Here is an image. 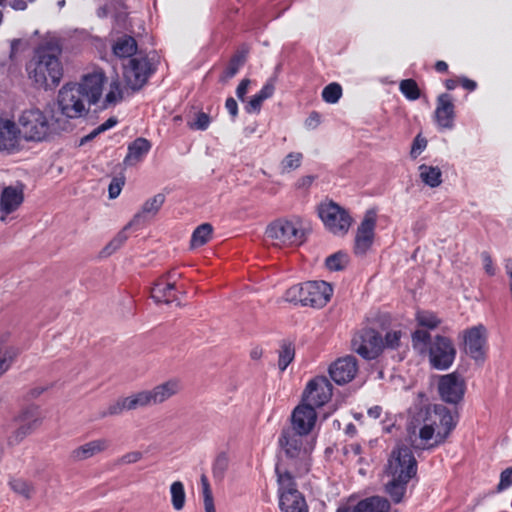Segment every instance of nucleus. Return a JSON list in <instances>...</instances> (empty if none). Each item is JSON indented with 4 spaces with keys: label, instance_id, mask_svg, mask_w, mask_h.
<instances>
[{
    "label": "nucleus",
    "instance_id": "obj_1",
    "mask_svg": "<svg viewBox=\"0 0 512 512\" xmlns=\"http://www.w3.org/2000/svg\"><path fill=\"white\" fill-rule=\"evenodd\" d=\"M456 424L457 416L443 405H434L420 409L413 417L408 431L411 437L418 429V435L422 441L434 439V445H439L448 438Z\"/></svg>",
    "mask_w": 512,
    "mask_h": 512
},
{
    "label": "nucleus",
    "instance_id": "obj_2",
    "mask_svg": "<svg viewBox=\"0 0 512 512\" xmlns=\"http://www.w3.org/2000/svg\"><path fill=\"white\" fill-rule=\"evenodd\" d=\"M278 445L284 458L276 465L275 470L281 467L291 471L293 476H303L310 471L312 452L315 448L313 437H306L293 430L282 429L278 438Z\"/></svg>",
    "mask_w": 512,
    "mask_h": 512
},
{
    "label": "nucleus",
    "instance_id": "obj_3",
    "mask_svg": "<svg viewBox=\"0 0 512 512\" xmlns=\"http://www.w3.org/2000/svg\"><path fill=\"white\" fill-rule=\"evenodd\" d=\"M60 54L61 50L58 47L48 45L35 50L26 70L36 87L51 90L59 85L63 77Z\"/></svg>",
    "mask_w": 512,
    "mask_h": 512
},
{
    "label": "nucleus",
    "instance_id": "obj_4",
    "mask_svg": "<svg viewBox=\"0 0 512 512\" xmlns=\"http://www.w3.org/2000/svg\"><path fill=\"white\" fill-rule=\"evenodd\" d=\"M332 293L333 288L329 283L325 281H308L287 289L285 300L290 303L300 304L301 306L322 308L329 302Z\"/></svg>",
    "mask_w": 512,
    "mask_h": 512
},
{
    "label": "nucleus",
    "instance_id": "obj_5",
    "mask_svg": "<svg viewBox=\"0 0 512 512\" xmlns=\"http://www.w3.org/2000/svg\"><path fill=\"white\" fill-rule=\"evenodd\" d=\"M271 245L277 248L300 246L305 242V232L298 218H278L269 223L265 231Z\"/></svg>",
    "mask_w": 512,
    "mask_h": 512
},
{
    "label": "nucleus",
    "instance_id": "obj_6",
    "mask_svg": "<svg viewBox=\"0 0 512 512\" xmlns=\"http://www.w3.org/2000/svg\"><path fill=\"white\" fill-rule=\"evenodd\" d=\"M278 484V501L281 512H309L304 495L298 490L295 477L291 471L278 467L276 469Z\"/></svg>",
    "mask_w": 512,
    "mask_h": 512
},
{
    "label": "nucleus",
    "instance_id": "obj_7",
    "mask_svg": "<svg viewBox=\"0 0 512 512\" xmlns=\"http://www.w3.org/2000/svg\"><path fill=\"white\" fill-rule=\"evenodd\" d=\"M87 104L76 82L66 83L58 91L57 106L66 118L76 119L83 116L90 107Z\"/></svg>",
    "mask_w": 512,
    "mask_h": 512
},
{
    "label": "nucleus",
    "instance_id": "obj_8",
    "mask_svg": "<svg viewBox=\"0 0 512 512\" xmlns=\"http://www.w3.org/2000/svg\"><path fill=\"white\" fill-rule=\"evenodd\" d=\"M18 123L27 141L40 142L50 134L49 121L38 108L24 110L19 116Z\"/></svg>",
    "mask_w": 512,
    "mask_h": 512
},
{
    "label": "nucleus",
    "instance_id": "obj_9",
    "mask_svg": "<svg viewBox=\"0 0 512 512\" xmlns=\"http://www.w3.org/2000/svg\"><path fill=\"white\" fill-rule=\"evenodd\" d=\"M319 217L325 227L335 235L348 232L352 218L349 213L335 202L322 203L318 208Z\"/></svg>",
    "mask_w": 512,
    "mask_h": 512
},
{
    "label": "nucleus",
    "instance_id": "obj_10",
    "mask_svg": "<svg viewBox=\"0 0 512 512\" xmlns=\"http://www.w3.org/2000/svg\"><path fill=\"white\" fill-rule=\"evenodd\" d=\"M182 390V383L178 378H170L149 390L137 392L141 408L160 405Z\"/></svg>",
    "mask_w": 512,
    "mask_h": 512
},
{
    "label": "nucleus",
    "instance_id": "obj_11",
    "mask_svg": "<svg viewBox=\"0 0 512 512\" xmlns=\"http://www.w3.org/2000/svg\"><path fill=\"white\" fill-rule=\"evenodd\" d=\"M387 473L391 477L410 480L417 474V462L407 447L395 448L388 460Z\"/></svg>",
    "mask_w": 512,
    "mask_h": 512
},
{
    "label": "nucleus",
    "instance_id": "obj_12",
    "mask_svg": "<svg viewBox=\"0 0 512 512\" xmlns=\"http://www.w3.org/2000/svg\"><path fill=\"white\" fill-rule=\"evenodd\" d=\"M351 345L362 358L372 360L383 351V338L376 330L366 328L354 335Z\"/></svg>",
    "mask_w": 512,
    "mask_h": 512
},
{
    "label": "nucleus",
    "instance_id": "obj_13",
    "mask_svg": "<svg viewBox=\"0 0 512 512\" xmlns=\"http://www.w3.org/2000/svg\"><path fill=\"white\" fill-rule=\"evenodd\" d=\"M429 360L433 368L448 369L454 362L456 349L452 341L441 335L435 336L429 345Z\"/></svg>",
    "mask_w": 512,
    "mask_h": 512
},
{
    "label": "nucleus",
    "instance_id": "obj_14",
    "mask_svg": "<svg viewBox=\"0 0 512 512\" xmlns=\"http://www.w3.org/2000/svg\"><path fill=\"white\" fill-rule=\"evenodd\" d=\"M152 74L151 63L146 57L131 58L124 66V79L133 91L141 89Z\"/></svg>",
    "mask_w": 512,
    "mask_h": 512
},
{
    "label": "nucleus",
    "instance_id": "obj_15",
    "mask_svg": "<svg viewBox=\"0 0 512 512\" xmlns=\"http://www.w3.org/2000/svg\"><path fill=\"white\" fill-rule=\"evenodd\" d=\"M332 396V385L329 380L324 377H315L310 380L303 392L302 403H306L313 407H321L326 404Z\"/></svg>",
    "mask_w": 512,
    "mask_h": 512
},
{
    "label": "nucleus",
    "instance_id": "obj_16",
    "mask_svg": "<svg viewBox=\"0 0 512 512\" xmlns=\"http://www.w3.org/2000/svg\"><path fill=\"white\" fill-rule=\"evenodd\" d=\"M376 227V213L367 211L363 220L357 228L354 240V253L357 256H364L371 249Z\"/></svg>",
    "mask_w": 512,
    "mask_h": 512
},
{
    "label": "nucleus",
    "instance_id": "obj_17",
    "mask_svg": "<svg viewBox=\"0 0 512 512\" xmlns=\"http://www.w3.org/2000/svg\"><path fill=\"white\" fill-rule=\"evenodd\" d=\"M316 421L317 413L315 409L310 407V405L301 402L292 411L290 419L291 425L283 429L293 430L306 437H312L310 434L315 427Z\"/></svg>",
    "mask_w": 512,
    "mask_h": 512
},
{
    "label": "nucleus",
    "instance_id": "obj_18",
    "mask_svg": "<svg viewBox=\"0 0 512 512\" xmlns=\"http://www.w3.org/2000/svg\"><path fill=\"white\" fill-rule=\"evenodd\" d=\"M105 81L106 76L104 71L97 69L83 75L80 82L76 83L80 88V92L85 97L88 106L95 105L99 102Z\"/></svg>",
    "mask_w": 512,
    "mask_h": 512
},
{
    "label": "nucleus",
    "instance_id": "obj_19",
    "mask_svg": "<svg viewBox=\"0 0 512 512\" xmlns=\"http://www.w3.org/2000/svg\"><path fill=\"white\" fill-rule=\"evenodd\" d=\"M438 391L443 401L457 404L463 399L465 382L463 378L455 372L442 375L439 378Z\"/></svg>",
    "mask_w": 512,
    "mask_h": 512
},
{
    "label": "nucleus",
    "instance_id": "obj_20",
    "mask_svg": "<svg viewBox=\"0 0 512 512\" xmlns=\"http://www.w3.org/2000/svg\"><path fill=\"white\" fill-rule=\"evenodd\" d=\"M357 371L356 359L353 356H345L331 364L329 375L335 383L342 385L353 380Z\"/></svg>",
    "mask_w": 512,
    "mask_h": 512
},
{
    "label": "nucleus",
    "instance_id": "obj_21",
    "mask_svg": "<svg viewBox=\"0 0 512 512\" xmlns=\"http://www.w3.org/2000/svg\"><path fill=\"white\" fill-rule=\"evenodd\" d=\"M486 330L482 325L473 327L465 333V349L476 361L485 358Z\"/></svg>",
    "mask_w": 512,
    "mask_h": 512
},
{
    "label": "nucleus",
    "instance_id": "obj_22",
    "mask_svg": "<svg viewBox=\"0 0 512 512\" xmlns=\"http://www.w3.org/2000/svg\"><path fill=\"white\" fill-rule=\"evenodd\" d=\"M434 119L440 129H452L455 120V106L451 95L442 93L437 97Z\"/></svg>",
    "mask_w": 512,
    "mask_h": 512
},
{
    "label": "nucleus",
    "instance_id": "obj_23",
    "mask_svg": "<svg viewBox=\"0 0 512 512\" xmlns=\"http://www.w3.org/2000/svg\"><path fill=\"white\" fill-rule=\"evenodd\" d=\"M20 425L10 437L11 444L19 443L29 435L41 422L40 412L37 407H31L25 410L19 417Z\"/></svg>",
    "mask_w": 512,
    "mask_h": 512
},
{
    "label": "nucleus",
    "instance_id": "obj_24",
    "mask_svg": "<svg viewBox=\"0 0 512 512\" xmlns=\"http://www.w3.org/2000/svg\"><path fill=\"white\" fill-rule=\"evenodd\" d=\"M20 130L15 122L0 118V151L13 153L19 149Z\"/></svg>",
    "mask_w": 512,
    "mask_h": 512
},
{
    "label": "nucleus",
    "instance_id": "obj_25",
    "mask_svg": "<svg viewBox=\"0 0 512 512\" xmlns=\"http://www.w3.org/2000/svg\"><path fill=\"white\" fill-rule=\"evenodd\" d=\"M24 200L22 187L8 186L2 190L0 196L1 221H5V216L19 208Z\"/></svg>",
    "mask_w": 512,
    "mask_h": 512
},
{
    "label": "nucleus",
    "instance_id": "obj_26",
    "mask_svg": "<svg viewBox=\"0 0 512 512\" xmlns=\"http://www.w3.org/2000/svg\"><path fill=\"white\" fill-rule=\"evenodd\" d=\"M390 502L380 496H371L359 501L354 506H343L337 512H389Z\"/></svg>",
    "mask_w": 512,
    "mask_h": 512
},
{
    "label": "nucleus",
    "instance_id": "obj_27",
    "mask_svg": "<svg viewBox=\"0 0 512 512\" xmlns=\"http://www.w3.org/2000/svg\"><path fill=\"white\" fill-rule=\"evenodd\" d=\"M109 446L107 439L101 438L87 442L71 452L74 461H83L105 451Z\"/></svg>",
    "mask_w": 512,
    "mask_h": 512
},
{
    "label": "nucleus",
    "instance_id": "obj_28",
    "mask_svg": "<svg viewBox=\"0 0 512 512\" xmlns=\"http://www.w3.org/2000/svg\"><path fill=\"white\" fill-rule=\"evenodd\" d=\"M165 202V195L162 193L154 195L152 198L148 199L142 206V209L139 213L135 214L133 219L129 222V226H133L139 224L141 221L154 217L162 205Z\"/></svg>",
    "mask_w": 512,
    "mask_h": 512
},
{
    "label": "nucleus",
    "instance_id": "obj_29",
    "mask_svg": "<svg viewBox=\"0 0 512 512\" xmlns=\"http://www.w3.org/2000/svg\"><path fill=\"white\" fill-rule=\"evenodd\" d=\"M140 408L141 406L136 392L127 397L118 399L114 403L110 404L106 410L101 413L100 416L102 418L107 416H115L122 414L124 411H131Z\"/></svg>",
    "mask_w": 512,
    "mask_h": 512
},
{
    "label": "nucleus",
    "instance_id": "obj_30",
    "mask_svg": "<svg viewBox=\"0 0 512 512\" xmlns=\"http://www.w3.org/2000/svg\"><path fill=\"white\" fill-rule=\"evenodd\" d=\"M151 297L157 304H170L177 300L173 283L159 280L151 290Z\"/></svg>",
    "mask_w": 512,
    "mask_h": 512
},
{
    "label": "nucleus",
    "instance_id": "obj_31",
    "mask_svg": "<svg viewBox=\"0 0 512 512\" xmlns=\"http://www.w3.org/2000/svg\"><path fill=\"white\" fill-rule=\"evenodd\" d=\"M150 149L151 143L147 139L142 137L135 139L128 146V153L124 158V164L131 166L138 163L150 151Z\"/></svg>",
    "mask_w": 512,
    "mask_h": 512
},
{
    "label": "nucleus",
    "instance_id": "obj_32",
    "mask_svg": "<svg viewBox=\"0 0 512 512\" xmlns=\"http://www.w3.org/2000/svg\"><path fill=\"white\" fill-rule=\"evenodd\" d=\"M275 91L274 81L272 79L268 80L261 90L251 97L248 101L245 110L247 113H256L259 112L262 106L263 101L273 96Z\"/></svg>",
    "mask_w": 512,
    "mask_h": 512
},
{
    "label": "nucleus",
    "instance_id": "obj_33",
    "mask_svg": "<svg viewBox=\"0 0 512 512\" xmlns=\"http://www.w3.org/2000/svg\"><path fill=\"white\" fill-rule=\"evenodd\" d=\"M137 47V42L134 37L123 35L112 45V52L118 58H128L136 54Z\"/></svg>",
    "mask_w": 512,
    "mask_h": 512
},
{
    "label": "nucleus",
    "instance_id": "obj_34",
    "mask_svg": "<svg viewBox=\"0 0 512 512\" xmlns=\"http://www.w3.org/2000/svg\"><path fill=\"white\" fill-rule=\"evenodd\" d=\"M97 2H104L103 6H100L97 10L98 17L104 18L107 17L109 13L116 12V23L120 25V22L125 21L127 14L122 11L124 0H97Z\"/></svg>",
    "mask_w": 512,
    "mask_h": 512
},
{
    "label": "nucleus",
    "instance_id": "obj_35",
    "mask_svg": "<svg viewBox=\"0 0 512 512\" xmlns=\"http://www.w3.org/2000/svg\"><path fill=\"white\" fill-rule=\"evenodd\" d=\"M125 88L122 86L118 77L113 79L109 84L108 92L106 93L103 101L102 108L107 109L115 106L124 99Z\"/></svg>",
    "mask_w": 512,
    "mask_h": 512
},
{
    "label": "nucleus",
    "instance_id": "obj_36",
    "mask_svg": "<svg viewBox=\"0 0 512 512\" xmlns=\"http://www.w3.org/2000/svg\"><path fill=\"white\" fill-rule=\"evenodd\" d=\"M409 481L410 480L391 477V480L386 484L385 491L394 503L398 504L402 502Z\"/></svg>",
    "mask_w": 512,
    "mask_h": 512
},
{
    "label": "nucleus",
    "instance_id": "obj_37",
    "mask_svg": "<svg viewBox=\"0 0 512 512\" xmlns=\"http://www.w3.org/2000/svg\"><path fill=\"white\" fill-rule=\"evenodd\" d=\"M420 178L424 184L435 188L442 183V172L440 168L422 164L419 166Z\"/></svg>",
    "mask_w": 512,
    "mask_h": 512
},
{
    "label": "nucleus",
    "instance_id": "obj_38",
    "mask_svg": "<svg viewBox=\"0 0 512 512\" xmlns=\"http://www.w3.org/2000/svg\"><path fill=\"white\" fill-rule=\"evenodd\" d=\"M16 357L17 350L14 347L0 342V377L11 368Z\"/></svg>",
    "mask_w": 512,
    "mask_h": 512
},
{
    "label": "nucleus",
    "instance_id": "obj_39",
    "mask_svg": "<svg viewBox=\"0 0 512 512\" xmlns=\"http://www.w3.org/2000/svg\"><path fill=\"white\" fill-rule=\"evenodd\" d=\"M213 228L209 223L199 225L191 236V247H201L205 245L212 237Z\"/></svg>",
    "mask_w": 512,
    "mask_h": 512
},
{
    "label": "nucleus",
    "instance_id": "obj_40",
    "mask_svg": "<svg viewBox=\"0 0 512 512\" xmlns=\"http://www.w3.org/2000/svg\"><path fill=\"white\" fill-rule=\"evenodd\" d=\"M171 504L174 510L181 511L186 502V493L181 481H174L170 485Z\"/></svg>",
    "mask_w": 512,
    "mask_h": 512
},
{
    "label": "nucleus",
    "instance_id": "obj_41",
    "mask_svg": "<svg viewBox=\"0 0 512 512\" xmlns=\"http://www.w3.org/2000/svg\"><path fill=\"white\" fill-rule=\"evenodd\" d=\"M8 484L13 492L25 499H30L35 490L32 483L21 478H12Z\"/></svg>",
    "mask_w": 512,
    "mask_h": 512
},
{
    "label": "nucleus",
    "instance_id": "obj_42",
    "mask_svg": "<svg viewBox=\"0 0 512 512\" xmlns=\"http://www.w3.org/2000/svg\"><path fill=\"white\" fill-rule=\"evenodd\" d=\"M303 155L300 152H290L280 163V173L288 174L301 166Z\"/></svg>",
    "mask_w": 512,
    "mask_h": 512
},
{
    "label": "nucleus",
    "instance_id": "obj_43",
    "mask_svg": "<svg viewBox=\"0 0 512 512\" xmlns=\"http://www.w3.org/2000/svg\"><path fill=\"white\" fill-rule=\"evenodd\" d=\"M129 223L104 247L102 254L109 256L116 252L128 239L126 230L129 228Z\"/></svg>",
    "mask_w": 512,
    "mask_h": 512
},
{
    "label": "nucleus",
    "instance_id": "obj_44",
    "mask_svg": "<svg viewBox=\"0 0 512 512\" xmlns=\"http://www.w3.org/2000/svg\"><path fill=\"white\" fill-rule=\"evenodd\" d=\"M205 512H216L212 490L205 474L200 478Z\"/></svg>",
    "mask_w": 512,
    "mask_h": 512
},
{
    "label": "nucleus",
    "instance_id": "obj_45",
    "mask_svg": "<svg viewBox=\"0 0 512 512\" xmlns=\"http://www.w3.org/2000/svg\"><path fill=\"white\" fill-rule=\"evenodd\" d=\"M348 261V255L339 251L327 257L325 264L330 271H340L347 266Z\"/></svg>",
    "mask_w": 512,
    "mask_h": 512
},
{
    "label": "nucleus",
    "instance_id": "obj_46",
    "mask_svg": "<svg viewBox=\"0 0 512 512\" xmlns=\"http://www.w3.org/2000/svg\"><path fill=\"white\" fill-rule=\"evenodd\" d=\"M430 334L425 330H416L412 334V345L413 348L419 351L420 353H424L427 350L429 351V344L431 343Z\"/></svg>",
    "mask_w": 512,
    "mask_h": 512
},
{
    "label": "nucleus",
    "instance_id": "obj_47",
    "mask_svg": "<svg viewBox=\"0 0 512 512\" xmlns=\"http://www.w3.org/2000/svg\"><path fill=\"white\" fill-rule=\"evenodd\" d=\"M401 93L410 101H415L420 97V89L413 79H404L399 84Z\"/></svg>",
    "mask_w": 512,
    "mask_h": 512
},
{
    "label": "nucleus",
    "instance_id": "obj_48",
    "mask_svg": "<svg viewBox=\"0 0 512 512\" xmlns=\"http://www.w3.org/2000/svg\"><path fill=\"white\" fill-rule=\"evenodd\" d=\"M295 356V349L291 343H283L279 350L278 366L281 371H284L288 365L293 361Z\"/></svg>",
    "mask_w": 512,
    "mask_h": 512
},
{
    "label": "nucleus",
    "instance_id": "obj_49",
    "mask_svg": "<svg viewBox=\"0 0 512 512\" xmlns=\"http://www.w3.org/2000/svg\"><path fill=\"white\" fill-rule=\"evenodd\" d=\"M404 332L401 328H392L386 332L383 339V349H397L400 346L401 338L404 336Z\"/></svg>",
    "mask_w": 512,
    "mask_h": 512
},
{
    "label": "nucleus",
    "instance_id": "obj_50",
    "mask_svg": "<svg viewBox=\"0 0 512 512\" xmlns=\"http://www.w3.org/2000/svg\"><path fill=\"white\" fill-rule=\"evenodd\" d=\"M416 320L419 326L435 329L441 323L440 319L430 311H417Z\"/></svg>",
    "mask_w": 512,
    "mask_h": 512
},
{
    "label": "nucleus",
    "instance_id": "obj_51",
    "mask_svg": "<svg viewBox=\"0 0 512 512\" xmlns=\"http://www.w3.org/2000/svg\"><path fill=\"white\" fill-rule=\"evenodd\" d=\"M342 96V87L340 84L333 82L328 84L322 90V98L326 103L335 104Z\"/></svg>",
    "mask_w": 512,
    "mask_h": 512
},
{
    "label": "nucleus",
    "instance_id": "obj_52",
    "mask_svg": "<svg viewBox=\"0 0 512 512\" xmlns=\"http://www.w3.org/2000/svg\"><path fill=\"white\" fill-rule=\"evenodd\" d=\"M229 459L224 453L219 454L212 466L213 476L218 479H222L228 469Z\"/></svg>",
    "mask_w": 512,
    "mask_h": 512
},
{
    "label": "nucleus",
    "instance_id": "obj_53",
    "mask_svg": "<svg viewBox=\"0 0 512 512\" xmlns=\"http://www.w3.org/2000/svg\"><path fill=\"white\" fill-rule=\"evenodd\" d=\"M246 60L245 52H241L232 57L228 67L225 70V77L232 78L239 71L240 67L243 66Z\"/></svg>",
    "mask_w": 512,
    "mask_h": 512
},
{
    "label": "nucleus",
    "instance_id": "obj_54",
    "mask_svg": "<svg viewBox=\"0 0 512 512\" xmlns=\"http://www.w3.org/2000/svg\"><path fill=\"white\" fill-rule=\"evenodd\" d=\"M210 116L205 112H197L194 121H189L187 126L192 130L205 131L210 125Z\"/></svg>",
    "mask_w": 512,
    "mask_h": 512
},
{
    "label": "nucleus",
    "instance_id": "obj_55",
    "mask_svg": "<svg viewBox=\"0 0 512 512\" xmlns=\"http://www.w3.org/2000/svg\"><path fill=\"white\" fill-rule=\"evenodd\" d=\"M124 184H125L124 177H114L111 180L109 187H108L109 198L110 199L117 198L120 195Z\"/></svg>",
    "mask_w": 512,
    "mask_h": 512
},
{
    "label": "nucleus",
    "instance_id": "obj_56",
    "mask_svg": "<svg viewBox=\"0 0 512 512\" xmlns=\"http://www.w3.org/2000/svg\"><path fill=\"white\" fill-rule=\"evenodd\" d=\"M427 140L421 135H417L412 143L410 155L413 159H416L426 148Z\"/></svg>",
    "mask_w": 512,
    "mask_h": 512
},
{
    "label": "nucleus",
    "instance_id": "obj_57",
    "mask_svg": "<svg viewBox=\"0 0 512 512\" xmlns=\"http://www.w3.org/2000/svg\"><path fill=\"white\" fill-rule=\"evenodd\" d=\"M512 485V468H507L502 471L500 481L497 486L498 491H503Z\"/></svg>",
    "mask_w": 512,
    "mask_h": 512
},
{
    "label": "nucleus",
    "instance_id": "obj_58",
    "mask_svg": "<svg viewBox=\"0 0 512 512\" xmlns=\"http://www.w3.org/2000/svg\"><path fill=\"white\" fill-rule=\"evenodd\" d=\"M481 258H482V261H483V266H484L485 272L489 276H494L495 275V268H494L493 260H492L491 256L489 255V253L483 252L481 254Z\"/></svg>",
    "mask_w": 512,
    "mask_h": 512
},
{
    "label": "nucleus",
    "instance_id": "obj_59",
    "mask_svg": "<svg viewBox=\"0 0 512 512\" xmlns=\"http://www.w3.org/2000/svg\"><path fill=\"white\" fill-rule=\"evenodd\" d=\"M142 459V453L139 451L129 452L123 455L120 462L123 464H133Z\"/></svg>",
    "mask_w": 512,
    "mask_h": 512
},
{
    "label": "nucleus",
    "instance_id": "obj_60",
    "mask_svg": "<svg viewBox=\"0 0 512 512\" xmlns=\"http://www.w3.org/2000/svg\"><path fill=\"white\" fill-rule=\"evenodd\" d=\"M118 123V120L115 117L108 118L105 122L100 124L95 128V133H103L111 128H113Z\"/></svg>",
    "mask_w": 512,
    "mask_h": 512
},
{
    "label": "nucleus",
    "instance_id": "obj_61",
    "mask_svg": "<svg viewBox=\"0 0 512 512\" xmlns=\"http://www.w3.org/2000/svg\"><path fill=\"white\" fill-rule=\"evenodd\" d=\"M35 0H8L9 6L16 11H23L27 8L29 3Z\"/></svg>",
    "mask_w": 512,
    "mask_h": 512
},
{
    "label": "nucleus",
    "instance_id": "obj_62",
    "mask_svg": "<svg viewBox=\"0 0 512 512\" xmlns=\"http://www.w3.org/2000/svg\"><path fill=\"white\" fill-rule=\"evenodd\" d=\"M250 85V80L249 79H243L237 89H236V95L237 97L241 100V101H244V97L248 91V87Z\"/></svg>",
    "mask_w": 512,
    "mask_h": 512
},
{
    "label": "nucleus",
    "instance_id": "obj_63",
    "mask_svg": "<svg viewBox=\"0 0 512 512\" xmlns=\"http://www.w3.org/2000/svg\"><path fill=\"white\" fill-rule=\"evenodd\" d=\"M225 107L229 114L235 118L238 114V105L234 98L230 97L226 100Z\"/></svg>",
    "mask_w": 512,
    "mask_h": 512
},
{
    "label": "nucleus",
    "instance_id": "obj_64",
    "mask_svg": "<svg viewBox=\"0 0 512 512\" xmlns=\"http://www.w3.org/2000/svg\"><path fill=\"white\" fill-rule=\"evenodd\" d=\"M361 451H362V447L358 443H352V444L346 445L344 447V453L346 455L352 453L353 455L357 456V455L361 454Z\"/></svg>",
    "mask_w": 512,
    "mask_h": 512
}]
</instances>
